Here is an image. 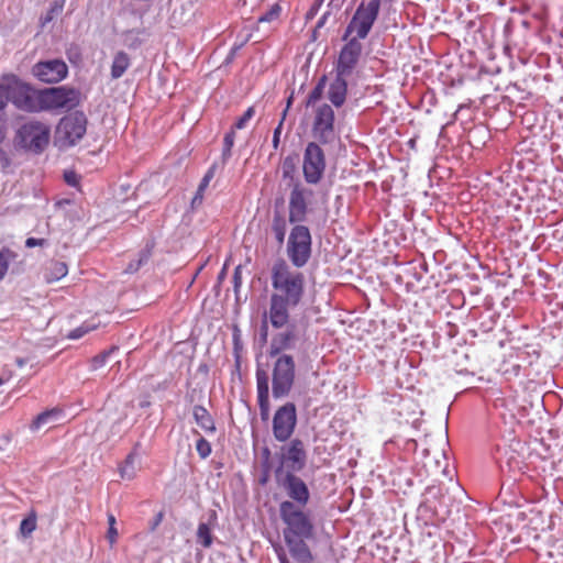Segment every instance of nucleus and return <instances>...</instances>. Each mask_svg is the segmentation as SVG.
<instances>
[{
    "instance_id": "1",
    "label": "nucleus",
    "mask_w": 563,
    "mask_h": 563,
    "mask_svg": "<svg viewBox=\"0 0 563 563\" xmlns=\"http://www.w3.org/2000/svg\"><path fill=\"white\" fill-rule=\"evenodd\" d=\"M271 285L272 292L264 318L272 328L280 330L291 321V311L305 302L306 276L280 258L271 268Z\"/></svg>"
},
{
    "instance_id": "2",
    "label": "nucleus",
    "mask_w": 563,
    "mask_h": 563,
    "mask_svg": "<svg viewBox=\"0 0 563 563\" xmlns=\"http://www.w3.org/2000/svg\"><path fill=\"white\" fill-rule=\"evenodd\" d=\"M278 511L284 523L283 538L291 558L299 563H311L313 555L307 541L314 538V525L310 512L294 506L290 500H283Z\"/></svg>"
},
{
    "instance_id": "3",
    "label": "nucleus",
    "mask_w": 563,
    "mask_h": 563,
    "mask_svg": "<svg viewBox=\"0 0 563 563\" xmlns=\"http://www.w3.org/2000/svg\"><path fill=\"white\" fill-rule=\"evenodd\" d=\"M282 179L291 188L289 195V221L291 223L303 222L308 213V205L313 191L306 187L297 177V157L286 156L280 165Z\"/></svg>"
},
{
    "instance_id": "4",
    "label": "nucleus",
    "mask_w": 563,
    "mask_h": 563,
    "mask_svg": "<svg viewBox=\"0 0 563 563\" xmlns=\"http://www.w3.org/2000/svg\"><path fill=\"white\" fill-rule=\"evenodd\" d=\"M15 139L24 150L41 154L49 144L51 126L38 120H29L18 129Z\"/></svg>"
},
{
    "instance_id": "5",
    "label": "nucleus",
    "mask_w": 563,
    "mask_h": 563,
    "mask_svg": "<svg viewBox=\"0 0 563 563\" xmlns=\"http://www.w3.org/2000/svg\"><path fill=\"white\" fill-rule=\"evenodd\" d=\"M272 366V393L274 398H283L289 395L296 377V365L291 355L273 356Z\"/></svg>"
},
{
    "instance_id": "6",
    "label": "nucleus",
    "mask_w": 563,
    "mask_h": 563,
    "mask_svg": "<svg viewBox=\"0 0 563 563\" xmlns=\"http://www.w3.org/2000/svg\"><path fill=\"white\" fill-rule=\"evenodd\" d=\"M311 134L314 139L313 142L321 145H327L335 141V115L330 104L321 103L314 107Z\"/></svg>"
},
{
    "instance_id": "7",
    "label": "nucleus",
    "mask_w": 563,
    "mask_h": 563,
    "mask_svg": "<svg viewBox=\"0 0 563 563\" xmlns=\"http://www.w3.org/2000/svg\"><path fill=\"white\" fill-rule=\"evenodd\" d=\"M87 131V118L84 112L75 111L63 117L56 126V142L60 146H73Z\"/></svg>"
},
{
    "instance_id": "8",
    "label": "nucleus",
    "mask_w": 563,
    "mask_h": 563,
    "mask_svg": "<svg viewBox=\"0 0 563 563\" xmlns=\"http://www.w3.org/2000/svg\"><path fill=\"white\" fill-rule=\"evenodd\" d=\"M3 79L13 85L12 103L18 109L32 113L42 111V90L34 89L13 74L3 76Z\"/></svg>"
},
{
    "instance_id": "9",
    "label": "nucleus",
    "mask_w": 563,
    "mask_h": 563,
    "mask_svg": "<svg viewBox=\"0 0 563 563\" xmlns=\"http://www.w3.org/2000/svg\"><path fill=\"white\" fill-rule=\"evenodd\" d=\"M42 111L70 110L80 103L79 90L59 86L42 89Z\"/></svg>"
},
{
    "instance_id": "10",
    "label": "nucleus",
    "mask_w": 563,
    "mask_h": 563,
    "mask_svg": "<svg viewBox=\"0 0 563 563\" xmlns=\"http://www.w3.org/2000/svg\"><path fill=\"white\" fill-rule=\"evenodd\" d=\"M327 162L321 144L309 142L302 155V175L306 184L318 185L325 172Z\"/></svg>"
},
{
    "instance_id": "11",
    "label": "nucleus",
    "mask_w": 563,
    "mask_h": 563,
    "mask_svg": "<svg viewBox=\"0 0 563 563\" xmlns=\"http://www.w3.org/2000/svg\"><path fill=\"white\" fill-rule=\"evenodd\" d=\"M287 254L295 268L303 267L311 255V234L307 227L295 225L290 232Z\"/></svg>"
},
{
    "instance_id": "12",
    "label": "nucleus",
    "mask_w": 563,
    "mask_h": 563,
    "mask_svg": "<svg viewBox=\"0 0 563 563\" xmlns=\"http://www.w3.org/2000/svg\"><path fill=\"white\" fill-rule=\"evenodd\" d=\"M279 467L276 470V476L286 468L287 472L296 473L303 470L307 463V450L302 440L296 438L280 448Z\"/></svg>"
},
{
    "instance_id": "13",
    "label": "nucleus",
    "mask_w": 563,
    "mask_h": 563,
    "mask_svg": "<svg viewBox=\"0 0 563 563\" xmlns=\"http://www.w3.org/2000/svg\"><path fill=\"white\" fill-rule=\"evenodd\" d=\"M380 8V0H368L362 2L355 11L347 32H355L358 38H365L377 19Z\"/></svg>"
},
{
    "instance_id": "14",
    "label": "nucleus",
    "mask_w": 563,
    "mask_h": 563,
    "mask_svg": "<svg viewBox=\"0 0 563 563\" xmlns=\"http://www.w3.org/2000/svg\"><path fill=\"white\" fill-rule=\"evenodd\" d=\"M297 426V409L294 402H286L278 407L273 416L272 431L279 442L288 441Z\"/></svg>"
},
{
    "instance_id": "15",
    "label": "nucleus",
    "mask_w": 563,
    "mask_h": 563,
    "mask_svg": "<svg viewBox=\"0 0 563 563\" xmlns=\"http://www.w3.org/2000/svg\"><path fill=\"white\" fill-rule=\"evenodd\" d=\"M68 67L62 59L37 62L32 67V75L42 82L57 84L66 78Z\"/></svg>"
},
{
    "instance_id": "16",
    "label": "nucleus",
    "mask_w": 563,
    "mask_h": 563,
    "mask_svg": "<svg viewBox=\"0 0 563 563\" xmlns=\"http://www.w3.org/2000/svg\"><path fill=\"white\" fill-rule=\"evenodd\" d=\"M280 486L285 489L288 500L294 503L298 508H305L310 499V492L307 484L296 474L286 472L283 479L279 481Z\"/></svg>"
},
{
    "instance_id": "17",
    "label": "nucleus",
    "mask_w": 563,
    "mask_h": 563,
    "mask_svg": "<svg viewBox=\"0 0 563 563\" xmlns=\"http://www.w3.org/2000/svg\"><path fill=\"white\" fill-rule=\"evenodd\" d=\"M361 53L362 44L358 40H350L339 54L335 73L340 76L349 77L356 67Z\"/></svg>"
},
{
    "instance_id": "18",
    "label": "nucleus",
    "mask_w": 563,
    "mask_h": 563,
    "mask_svg": "<svg viewBox=\"0 0 563 563\" xmlns=\"http://www.w3.org/2000/svg\"><path fill=\"white\" fill-rule=\"evenodd\" d=\"M256 393L260 416L262 421L266 422L271 416L269 377L268 373L260 367L256 369Z\"/></svg>"
},
{
    "instance_id": "19",
    "label": "nucleus",
    "mask_w": 563,
    "mask_h": 563,
    "mask_svg": "<svg viewBox=\"0 0 563 563\" xmlns=\"http://www.w3.org/2000/svg\"><path fill=\"white\" fill-rule=\"evenodd\" d=\"M283 329L285 330L278 332L272 338L268 347V355L271 357H278L279 355H285L283 352L294 347L295 342L297 341V332L296 327L294 324L289 322V324L284 327Z\"/></svg>"
},
{
    "instance_id": "20",
    "label": "nucleus",
    "mask_w": 563,
    "mask_h": 563,
    "mask_svg": "<svg viewBox=\"0 0 563 563\" xmlns=\"http://www.w3.org/2000/svg\"><path fill=\"white\" fill-rule=\"evenodd\" d=\"M345 78L336 74L329 86L327 97L335 108L342 107L346 100L347 82Z\"/></svg>"
},
{
    "instance_id": "21",
    "label": "nucleus",
    "mask_w": 563,
    "mask_h": 563,
    "mask_svg": "<svg viewBox=\"0 0 563 563\" xmlns=\"http://www.w3.org/2000/svg\"><path fill=\"white\" fill-rule=\"evenodd\" d=\"M68 274V266L65 262L51 260L43 269V278L47 284L60 280Z\"/></svg>"
},
{
    "instance_id": "22",
    "label": "nucleus",
    "mask_w": 563,
    "mask_h": 563,
    "mask_svg": "<svg viewBox=\"0 0 563 563\" xmlns=\"http://www.w3.org/2000/svg\"><path fill=\"white\" fill-rule=\"evenodd\" d=\"M192 416L195 422L206 432V433H214L216 432V422L210 412L200 405H196L192 408Z\"/></svg>"
},
{
    "instance_id": "23",
    "label": "nucleus",
    "mask_w": 563,
    "mask_h": 563,
    "mask_svg": "<svg viewBox=\"0 0 563 563\" xmlns=\"http://www.w3.org/2000/svg\"><path fill=\"white\" fill-rule=\"evenodd\" d=\"M448 499L446 495L443 493L441 487L438 486H429L426 490L424 495V504L433 510L434 514H438L442 506H448L445 503Z\"/></svg>"
},
{
    "instance_id": "24",
    "label": "nucleus",
    "mask_w": 563,
    "mask_h": 563,
    "mask_svg": "<svg viewBox=\"0 0 563 563\" xmlns=\"http://www.w3.org/2000/svg\"><path fill=\"white\" fill-rule=\"evenodd\" d=\"M131 65L130 56L123 52H118L112 60L111 65V77L113 79H119L123 76V74L126 71V69Z\"/></svg>"
},
{
    "instance_id": "25",
    "label": "nucleus",
    "mask_w": 563,
    "mask_h": 563,
    "mask_svg": "<svg viewBox=\"0 0 563 563\" xmlns=\"http://www.w3.org/2000/svg\"><path fill=\"white\" fill-rule=\"evenodd\" d=\"M523 354H527L526 351L522 349H516L514 350L509 355L508 358L505 360L500 366V371L504 375L509 377H517L520 374L521 366L520 364H510L512 358H521Z\"/></svg>"
},
{
    "instance_id": "26",
    "label": "nucleus",
    "mask_w": 563,
    "mask_h": 563,
    "mask_svg": "<svg viewBox=\"0 0 563 563\" xmlns=\"http://www.w3.org/2000/svg\"><path fill=\"white\" fill-rule=\"evenodd\" d=\"M62 413V410L59 408H53L49 410H45L37 415L34 420L32 421L30 429L32 431L38 430L41 427L45 426L49 421L56 419Z\"/></svg>"
},
{
    "instance_id": "27",
    "label": "nucleus",
    "mask_w": 563,
    "mask_h": 563,
    "mask_svg": "<svg viewBox=\"0 0 563 563\" xmlns=\"http://www.w3.org/2000/svg\"><path fill=\"white\" fill-rule=\"evenodd\" d=\"M136 453L133 451L128 454L123 464L119 467L120 476L123 479H132L136 475L135 468Z\"/></svg>"
},
{
    "instance_id": "28",
    "label": "nucleus",
    "mask_w": 563,
    "mask_h": 563,
    "mask_svg": "<svg viewBox=\"0 0 563 563\" xmlns=\"http://www.w3.org/2000/svg\"><path fill=\"white\" fill-rule=\"evenodd\" d=\"M327 81H328V77L325 75H323L319 78L317 85L308 95V98L306 101L307 107H314L316 103L321 100L323 92H324Z\"/></svg>"
},
{
    "instance_id": "29",
    "label": "nucleus",
    "mask_w": 563,
    "mask_h": 563,
    "mask_svg": "<svg viewBox=\"0 0 563 563\" xmlns=\"http://www.w3.org/2000/svg\"><path fill=\"white\" fill-rule=\"evenodd\" d=\"M8 88L0 84V142L4 139L5 134V120H4V109L8 104Z\"/></svg>"
},
{
    "instance_id": "30",
    "label": "nucleus",
    "mask_w": 563,
    "mask_h": 563,
    "mask_svg": "<svg viewBox=\"0 0 563 563\" xmlns=\"http://www.w3.org/2000/svg\"><path fill=\"white\" fill-rule=\"evenodd\" d=\"M214 173H216V165H212L207 170V173L205 174L203 178L201 179V181H200V184L198 186L197 192H196V195H195V197L192 199V203H195L196 201L201 202V200L203 198L205 190L209 186L211 179L214 177Z\"/></svg>"
},
{
    "instance_id": "31",
    "label": "nucleus",
    "mask_w": 563,
    "mask_h": 563,
    "mask_svg": "<svg viewBox=\"0 0 563 563\" xmlns=\"http://www.w3.org/2000/svg\"><path fill=\"white\" fill-rule=\"evenodd\" d=\"M15 257V254L8 247L0 250V283L5 277L10 262Z\"/></svg>"
},
{
    "instance_id": "32",
    "label": "nucleus",
    "mask_w": 563,
    "mask_h": 563,
    "mask_svg": "<svg viewBox=\"0 0 563 563\" xmlns=\"http://www.w3.org/2000/svg\"><path fill=\"white\" fill-rule=\"evenodd\" d=\"M197 538H198V542L203 548L208 549L211 547L212 533H211L210 527L207 523H205V522L199 523L198 529H197Z\"/></svg>"
},
{
    "instance_id": "33",
    "label": "nucleus",
    "mask_w": 563,
    "mask_h": 563,
    "mask_svg": "<svg viewBox=\"0 0 563 563\" xmlns=\"http://www.w3.org/2000/svg\"><path fill=\"white\" fill-rule=\"evenodd\" d=\"M291 103H292V95H290V97L288 98L287 106H286L285 110L282 113L280 121H279L278 125L276 126V129L274 130L272 144H273V147L275 150H277L278 146H279L283 124H284V121H285V119L287 117V113H288V110H289Z\"/></svg>"
},
{
    "instance_id": "34",
    "label": "nucleus",
    "mask_w": 563,
    "mask_h": 563,
    "mask_svg": "<svg viewBox=\"0 0 563 563\" xmlns=\"http://www.w3.org/2000/svg\"><path fill=\"white\" fill-rule=\"evenodd\" d=\"M272 230L278 243H283L286 235V221L283 217L276 216L273 220Z\"/></svg>"
},
{
    "instance_id": "35",
    "label": "nucleus",
    "mask_w": 563,
    "mask_h": 563,
    "mask_svg": "<svg viewBox=\"0 0 563 563\" xmlns=\"http://www.w3.org/2000/svg\"><path fill=\"white\" fill-rule=\"evenodd\" d=\"M232 341H233V352H234V356H235L236 367H240V358H241V355L243 352V343H242V339H241V331L238 327L233 328Z\"/></svg>"
},
{
    "instance_id": "36",
    "label": "nucleus",
    "mask_w": 563,
    "mask_h": 563,
    "mask_svg": "<svg viewBox=\"0 0 563 563\" xmlns=\"http://www.w3.org/2000/svg\"><path fill=\"white\" fill-rule=\"evenodd\" d=\"M235 142V130L231 128V130L224 135L223 139V150H222V159L225 162L231 157L232 147Z\"/></svg>"
},
{
    "instance_id": "37",
    "label": "nucleus",
    "mask_w": 563,
    "mask_h": 563,
    "mask_svg": "<svg viewBox=\"0 0 563 563\" xmlns=\"http://www.w3.org/2000/svg\"><path fill=\"white\" fill-rule=\"evenodd\" d=\"M36 529V514L34 511L20 523V531L24 537H29Z\"/></svg>"
},
{
    "instance_id": "38",
    "label": "nucleus",
    "mask_w": 563,
    "mask_h": 563,
    "mask_svg": "<svg viewBox=\"0 0 563 563\" xmlns=\"http://www.w3.org/2000/svg\"><path fill=\"white\" fill-rule=\"evenodd\" d=\"M255 114V108L253 106L249 107L246 111L235 121L232 125L234 130H242L246 128L247 123Z\"/></svg>"
},
{
    "instance_id": "39",
    "label": "nucleus",
    "mask_w": 563,
    "mask_h": 563,
    "mask_svg": "<svg viewBox=\"0 0 563 563\" xmlns=\"http://www.w3.org/2000/svg\"><path fill=\"white\" fill-rule=\"evenodd\" d=\"M196 450L201 459H207L211 454V444L205 438L200 437L196 442Z\"/></svg>"
},
{
    "instance_id": "40",
    "label": "nucleus",
    "mask_w": 563,
    "mask_h": 563,
    "mask_svg": "<svg viewBox=\"0 0 563 563\" xmlns=\"http://www.w3.org/2000/svg\"><path fill=\"white\" fill-rule=\"evenodd\" d=\"M280 13H282V7L278 3H274L269 8V10L258 19V22H272V21L278 19Z\"/></svg>"
},
{
    "instance_id": "41",
    "label": "nucleus",
    "mask_w": 563,
    "mask_h": 563,
    "mask_svg": "<svg viewBox=\"0 0 563 563\" xmlns=\"http://www.w3.org/2000/svg\"><path fill=\"white\" fill-rule=\"evenodd\" d=\"M108 534L107 538L111 545H113L117 542L118 539V530L115 528V517L112 514H108Z\"/></svg>"
},
{
    "instance_id": "42",
    "label": "nucleus",
    "mask_w": 563,
    "mask_h": 563,
    "mask_svg": "<svg viewBox=\"0 0 563 563\" xmlns=\"http://www.w3.org/2000/svg\"><path fill=\"white\" fill-rule=\"evenodd\" d=\"M96 328H97L96 324L89 325L87 323H84L80 327L74 329L70 332L69 338L75 339V340L79 339V338L84 336L85 334H87L88 332H90L91 330H95Z\"/></svg>"
},
{
    "instance_id": "43",
    "label": "nucleus",
    "mask_w": 563,
    "mask_h": 563,
    "mask_svg": "<svg viewBox=\"0 0 563 563\" xmlns=\"http://www.w3.org/2000/svg\"><path fill=\"white\" fill-rule=\"evenodd\" d=\"M110 353H111V351H104V352L96 355L95 357H92L91 368L98 369V368L102 367L106 364L107 358L110 355Z\"/></svg>"
},
{
    "instance_id": "44",
    "label": "nucleus",
    "mask_w": 563,
    "mask_h": 563,
    "mask_svg": "<svg viewBox=\"0 0 563 563\" xmlns=\"http://www.w3.org/2000/svg\"><path fill=\"white\" fill-rule=\"evenodd\" d=\"M148 257H150V253H148V252H147V253H143V254H141L140 258L137 260V262H136L135 264H134V263H130V264L128 265V267H126V272H128V273H134V272H136V271L141 267V265H142L143 263H146V262L148 261Z\"/></svg>"
},
{
    "instance_id": "45",
    "label": "nucleus",
    "mask_w": 563,
    "mask_h": 563,
    "mask_svg": "<svg viewBox=\"0 0 563 563\" xmlns=\"http://www.w3.org/2000/svg\"><path fill=\"white\" fill-rule=\"evenodd\" d=\"M233 287L235 291H239L242 285V266L239 265L235 267L233 276H232Z\"/></svg>"
},
{
    "instance_id": "46",
    "label": "nucleus",
    "mask_w": 563,
    "mask_h": 563,
    "mask_svg": "<svg viewBox=\"0 0 563 563\" xmlns=\"http://www.w3.org/2000/svg\"><path fill=\"white\" fill-rule=\"evenodd\" d=\"M274 550L276 552L279 563H291L289 558L286 554L285 549L282 545H279V544L275 545Z\"/></svg>"
},
{
    "instance_id": "47",
    "label": "nucleus",
    "mask_w": 563,
    "mask_h": 563,
    "mask_svg": "<svg viewBox=\"0 0 563 563\" xmlns=\"http://www.w3.org/2000/svg\"><path fill=\"white\" fill-rule=\"evenodd\" d=\"M46 244L45 239H36V238H27L25 241L26 247H35V246H43Z\"/></svg>"
},
{
    "instance_id": "48",
    "label": "nucleus",
    "mask_w": 563,
    "mask_h": 563,
    "mask_svg": "<svg viewBox=\"0 0 563 563\" xmlns=\"http://www.w3.org/2000/svg\"><path fill=\"white\" fill-rule=\"evenodd\" d=\"M65 4V0H56L52 3L49 13L58 14L63 11Z\"/></svg>"
},
{
    "instance_id": "49",
    "label": "nucleus",
    "mask_w": 563,
    "mask_h": 563,
    "mask_svg": "<svg viewBox=\"0 0 563 563\" xmlns=\"http://www.w3.org/2000/svg\"><path fill=\"white\" fill-rule=\"evenodd\" d=\"M10 165L9 157L4 151L0 148V169H4Z\"/></svg>"
},
{
    "instance_id": "50",
    "label": "nucleus",
    "mask_w": 563,
    "mask_h": 563,
    "mask_svg": "<svg viewBox=\"0 0 563 563\" xmlns=\"http://www.w3.org/2000/svg\"><path fill=\"white\" fill-rule=\"evenodd\" d=\"M65 180L69 185H73V186L76 185L77 184L76 174L75 173H66Z\"/></svg>"
},
{
    "instance_id": "51",
    "label": "nucleus",
    "mask_w": 563,
    "mask_h": 563,
    "mask_svg": "<svg viewBox=\"0 0 563 563\" xmlns=\"http://www.w3.org/2000/svg\"><path fill=\"white\" fill-rule=\"evenodd\" d=\"M54 14H55V13H49V12H48V13H47V15H46V18H45V22H49V21L53 19V15H54Z\"/></svg>"
},
{
    "instance_id": "52",
    "label": "nucleus",
    "mask_w": 563,
    "mask_h": 563,
    "mask_svg": "<svg viewBox=\"0 0 563 563\" xmlns=\"http://www.w3.org/2000/svg\"><path fill=\"white\" fill-rule=\"evenodd\" d=\"M16 363H18V365H19L20 367L24 365V361H23V360H18V361H16Z\"/></svg>"
},
{
    "instance_id": "53",
    "label": "nucleus",
    "mask_w": 563,
    "mask_h": 563,
    "mask_svg": "<svg viewBox=\"0 0 563 563\" xmlns=\"http://www.w3.org/2000/svg\"><path fill=\"white\" fill-rule=\"evenodd\" d=\"M4 383V380L2 378H0V386Z\"/></svg>"
}]
</instances>
